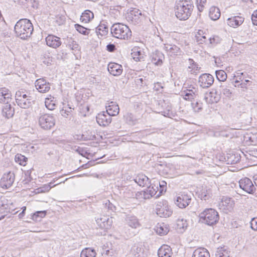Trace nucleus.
<instances>
[{
  "label": "nucleus",
  "instance_id": "c756f323",
  "mask_svg": "<svg viewBox=\"0 0 257 257\" xmlns=\"http://www.w3.org/2000/svg\"><path fill=\"white\" fill-rule=\"evenodd\" d=\"M208 15L212 20L216 21L220 18L221 13L218 8L212 6L209 8Z\"/></svg>",
  "mask_w": 257,
  "mask_h": 257
},
{
  "label": "nucleus",
  "instance_id": "2f4dec72",
  "mask_svg": "<svg viewBox=\"0 0 257 257\" xmlns=\"http://www.w3.org/2000/svg\"><path fill=\"white\" fill-rule=\"evenodd\" d=\"M93 136L90 134L89 132H85L83 133L81 132H78L77 134L75 135V138L78 141H87L91 140Z\"/></svg>",
  "mask_w": 257,
  "mask_h": 257
},
{
  "label": "nucleus",
  "instance_id": "1a4fd4ad",
  "mask_svg": "<svg viewBox=\"0 0 257 257\" xmlns=\"http://www.w3.org/2000/svg\"><path fill=\"white\" fill-rule=\"evenodd\" d=\"M191 201V196L189 194L183 192L178 195L176 200V205L180 208H185L188 206Z\"/></svg>",
  "mask_w": 257,
  "mask_h": 257
},
{
  "label": "nucleus",
  "instance_id": "b1692460",
  "mask_svg": "<svg viewBox=\"0 0 257 257\" xmlns=\"http://www.w3.org/2000/svg\"><path fill=\"white\" fill-rule=\"evenodd\" d=\"M246 159L251 166L257 164V149H252L248 150L245 155Z\"/></svg>",
  "mask_w": 257,
  "mask_h": 257
},
{
  "label": "nucleus",
  "instance_id": "412c9836",
  "mask_svg": "<svg viewBox=\"0 0 257 257\" xmlns=\"http://www.w3.org/2000/svg\"><path fill=\"white\" fill-rule=\"evenodd\" d=\"M96 32L98 37H105L108 32V28L106 25V22L104 21H101L96 28Z\"/></svg>",
  "mask_w": 257,
  "mask_h": 257
},
{
  "label": "nucleus",
  "instance_id": "4c0bfd02",
  "mask_svg": "<svg viewBox=\"0 0 257 257\" xmlns=\"http://www.w3.org/2000/svg\"><path fill=\"white\" fill-rule=\"evenodd\" d=\"M1 94L6 101H8V102H10L11 101L12 94L8 89L5 87L2 88L1 90Z\"/></svg>",
  "mask_w": 257,
  "mask_h": 257
},
{
  "label": "nucleus",
  "instance_id": "ea45409f",
  "mask_svg": "<svg viewBox=\"0 0 257 257\" xmlns=\"http://www.w3.org/2000/svg\"><path fill=\"white\" fill-rule=\"evenodd\" d=\"M151 62L156 66H160L163 64L162 57L159 54H154L152 56Z\"/></svg>",
  "mask_w": 257,
  "mask_h": 257
},
{
  "label": "nucleus",
  "instance_id": "864d4df0",
  "mask_svg": "<svg viewBox=\"0 0 257 257\" xmlns=\"http://www.w3.org/2000/svg\"><path fill=\"white\" fill-rule=\"evenodd\" d=\"M9 212L13 214H16L18 211H16V209L14 208V205L13 204H11L9 206Z\"/></svg>",
  "mask_w": 257,
  "mask_h": 257
},
{
  "label": "nucleus",
  "instance_id": "393cba45",
  "mask_svg": "<svg viewBox=\"0 0 257 257\" xmlns=\"http://www.w3.org/2000/svg\"><path fill=\"white\" fill-rule=\"evenodd\" d=\"M3 115L7 118H10L14 114V109L11 106L10 102H6L2 108Z\"/></svg>",
  "mask_w": 257,
  "mask_h": 257
},
{
  "label": "nucleus",
  "instance_id": "c9c22d12",
  "mask_svg": "<svg viewBox=\"0 0 257 257\" xmlns=\"http://www.w3.org/2000/svg\"><path fill=\"white\" fill-rule=\"evenodd\" d=\"M15 162L22 166H26L27 164L28 158L21 154H17L15 157Z\"/></svg>",
  "mask_w": 257,
  "mask_h": 257
},
{
  "label": "nucleus",
  "instance_id": "5701e85b",
  "mask_svg": "<svg viewBox=\"0 0 257 257\" xmlns=\"http://www.w3.org/2000/svg\"><path fill=\"white\" fill-rule=\"evenodd\" d=\"M172 253L171 247L166 244L162 245L158 251L159 257H171Z\"/></svg>",
  "mask_w": 257,
  "mask_h": 257
},
{
  "label": "nucleus",
  "instance_id": "a19ab883",
  "mask_svg": "<svg viewBox=\"0 0 257 257\" xmlns=\"http://www.w3.org/2000/svg\"><path fill=\"white\" fill-rule=\"evenodd\" d=\"M216 77L220 81H224L227 79V74L226 72L222 70L216 71Z\"/></svg>",
  "mask_w": 257,
  "mask_h": 257
},
{
  "label": "nucleus",
  "instance_id": "6e6552de",
  "mask_svg": "<svg viewBox=\"0 0 257 257\" xmlns=\"http://www.w3.org/2000/svg\"><path fill=\"white\" fill-rule=\"evenodd\" d=\"M29 98H30V96L25 90L21 89L16 93V102L18 105L22 108H26L27 106Z\"/></svg>",
  "mask_w": 257,
  "mask_h": 257
},
{
  "label": "nucleus",
  "instance_id": "49530a36",
  "mask_svg": "<svg viewBox=\"0 0 257 257\" xmlns=\"http://www.w3.org/2000/svg\"><path fill=\"white\" fill-rule=\"evenodd\" d=\"M65 21V17L62 15H57L55 16V22L58 25H61L64 23Z\"/></svg>",
  "mask_w": 257,
  "mask_h": 257
},
{
  "label": "nucleus",
  "instance_id": "c85d7f7f",
  "mask_svg": "<svg viewBox=\"0 0 257 257\" xmlns=\"http://www.w3.org/2000/svg\"><path fill=\"white\" fill-rule=\"evenodd\" d=\"M45 104L46 107L50 110H54L57 106L56 99L51 95H49L45 98Z\"/></svg>",
  "mask_w": 257,
  "mask_h": 257
},
{
  "label": "nucleus",
  "instance_id": "7c9ffc66",
  "mask_svg": "<svg viewBox=\"0 0 257 257\" xmlns=\"http://www.w3.org/2000/svg\"><path fill=\"white\" fill-rule=\"evenodd\" d=\"M192 257H210V253L207 249L199 247L196 249L193 252Z\"/></svg>",
  "mask_w": 257,
  "mask_h": 257
},
{
  "label": "nucleus",
  "instance_id": "13d9d810",
  "mask_svg": "<svg viewBox=\"0 0 257 257\" xmlns=\"http://www.w3.org/2000/svg\"><path fill=\"white\" fill-rule=\"evenodd\" d=\"M254 183L255 185L257 186V177L254 178Z\"/></svg>",
  "mask_w": 257,
  "mask_h": 257
},
{
  "label": "nucleus",
  "instance_id": "a878e982",
  "mask_svg": "<svg viewBox=\"0 0 257 257\" xmlns=\"http://www.w3.org/2000/svg\"><path fill=\"white\" fill-rule=\"evenodd\" d=\"M106 108V111L110 115L116 116L119 113V108L115 102L113 101L109 102Z\"/></svg>",
  "mask_w": 257,
  "mask_h": 257
},
{
  "label": "nucleus",
  "instance_id": "9d476101",
  "mask_svg": "<svg viewBox=\"0 0 257 257\" xmlns=\"http://www.w3.org/2000/svg\"><path fill=\"white\" fill-rule=\"evenodd\" d=\"M214 82L213 76L208 73L201 75L198 79L199 86L203 88H207L211 86Z\"/></svg>",
  "mask_w": 257,
  "mask_h": 257
},
{
  "label": "nucleus",
  "instance_id": "5fc2aeb1",
  "mask_svg": "<svg viewBox=\"0 0 257 257\" xmlns=\"http://www.w3.org/2000/svg\"><path fill=\"white\" fill-rule=\"evenodd\" d=\"M106 50L110 52H112L115 50V46L114 44H108L106 46Z\"/></svg>",
  "mask_w": 257,
  "mask_h": 257
},
{
  "label": "nucleus",
  "instance_id": "2eb2a0df",
  "mask_svg": "<svg viewBox=\"0 0 257 257\" xmlns=\"http://www.w3.org/2000/svg\"><path fill=\"white\" fill-rule=\"evenodd\" d=\"M46 44L49 47L56 49L61 45V41L60 37L53 34L48 35L45 38Z\"/></svg>",
  "mask_w": 257,
  "mask_h": 257
},
{
  "label": "nucleus",
  "instance_id": "09e8293b",
  "mask_svg": "<svg viewBox=\"0 0 257 257\" xmlns=\"http://www.w3.org/2000/svg\"><path fill=\"white\" fill-rule=\"evenodd\" d=\"M47 214V211H38L34 213L33 217L37 218L40 217L44 218Z\"/></svg>",
  "mask_w": 257,
  "mask_h": 257
},
{
  "label": "nucleus",
  "instance_id": "ddd939ff",
  "mask_svg": "<svg viewBox=\"0 0 257 257\" xmlns=\"http://www.w3.org/2000/svg\"><path fill=\"white\" fill-rule=\"evenodd\" d=\"M207 31L202 29L194 32V40L198 44H205L207 40Z\"/></svg>",
  "mask_w": 257,
  "mask_h": 257
},
{
  "label": "nucleus",
  "instance_id": "423d86ee",
  "mask_svg": "<svg viewBox=\"0 0 257 257\" xmlns=\"http://www.w3.org/2000/svg\"><path fill=\"white\" fill-rule=\"evenodd\" d=\"M156 211L157 214L162 217H168L172 214V210L167 201L162 200L156 204Z\"/></svg>",
  "mask_w": 257,
  "mask_h": 257
},
{
  "label": "nucleus",
  "instance_id": "052dcab7",
  "mask_svg": "<svg viewBox=\"0 0 257 257\" xmlns=\"http://www.w3.org/2000/svg\"><path fill=\"white\" fill-rule=\"evenodd\" d=\"M175 48H176L177 49L179 50V48L178 47H177L175 46Z\"/></svg>",
  "mask_w": 257,
  "mask_h": 257
},
{
  "label": "nucleus",
  "instance_id": "f257e3e1",
  "mask_svg": "<svg viewBox=\"0 0 257 257\" xmlns=\"http://www.w3.org/2000/svg\"><path fill=\"white\" fill-rule=\"evenodd\" d=\"M194 6L190 0L179 1L176 3L175 14L180 20H187L191 15Z\"/></svg>",
  "mask_w": 257,
  "mask_h": 257
},
{
  "label": "nucleus",
  "instance_id": "9b49d317",
  "mask_svg": "<svg viewBox=\"0 0 257 257\" xmlns=\"http://www.w3.org/2000/svg\"><path fill=\"white\" fill-rule=\"evenodd\" d=\"M111 115H110L106 111H102L98 113L96 116L97 123L102 126H108L111 122Z\"/></svg>",
  "mask_w": 257,
  "mask_h": 257
},
{
  "label": "nucleus",
  "instance_id": "4d7b16f0",
  "mask_svg": "<svg viewBox=\"0 0 257 257\" xmlns=\"http://www.w3.org/2000/svg\"><path fill=\"white\" fill-rule=\"evenodd\" d=\"M22 209H23L22 213H25V211L26 210V206L23 207Z\"/></svg>",
  "mask_w": 257,
  "mask_h": 257
},
{
  "label": "nucleus",
  "instance_id": "cd10ccee",
  "mask_svg": "<svg viewBox=\"0 0 257 257\" xmlns=\"http://www.w3.org/2000/svg\"><path fill=\"white\" fill-rule=\"evenodd\" d=\"M219 95L217 93L216 90H214L206 94L205 96L206 101L209 103H216L219 100Z\"/></svg>",
  "mask_w": 257,
  "mask_h": 257
},
{
  "label": "nucleus",
  "instance_id": "a18cd8bd",
  "mask_svg": "<svg viewBox=\"0 0 257 257\" xmlns=\"http://www.w3.org/2000/svg\"><path fill=\"white\" fill-rule=\"evenodd\" d=\"M250 81L248 80H246L245 82L242 83H239V81L238 80H235L234 81V86L235 87H240L241 88L247 89L248 88V86L247 84L249 83Z\"/></svg>",
  "mask_w": 257,
  "mask_h": 257
},
{
  "label": "nucleus",
  "instance_id": "603ef678",
  "mask_svg": "<svg viewBox=\"0 0 257 257\" xmlns=\"http://www.w3.org/2000/svg\"><path fill=\"white\" fill-rule=\"evenodd\" d=\"M69 45L72 50H77L79 48V44L74 40L71 42Z\"/></svg>",
  "mask_w": 257,
  "mask_h": 257
},
{
  "label": "nucleus",
  "instance_id": "72a5a7b5",
  "mask_svg": "<svg viewBox=\"0 0 257 257\" xmlns=\"http://www.w3.org/2000/svg\"><path fill=\"white\" fill-rule=\"evenodd\" d=\"M75 30L80 34L83 36H89L90 34L91 29L85 28L83 26L76 24L74 25Z\"/></svg>",
  "mask_w": 257,
  "mask_h": 257
},
{
  "label": "nucleus",
  "instance_id": "bf43d9fd",
  "mask_svg": "<svg viewBox=\"0 0 257 257\" xmlns=\"http://www.w3.org/2000/svg\"><path fill=\"white\" fill-rule=\"evenodd\" d=\"M135 12H134V11H132L131 12V15H133V14L134 13H135Z\"/></svg>",
  "mask_w": 257,
  "mask_h": 257
},
{
  "label": "nucleus",
  "instance_id": "37998d69",
  "mask_svg": "<svg viewBox=\"0 0 257 257\" xmlns=\"http://www.w3.org/2000/svg\"><path fill=\"white\" fill-rule=\"evenodd\" d=\"M89 107L87 105H82L79 108V112L81 116H85L88 114Z\"/></svg>",
  "mask_w": 257,
  "mask_h": 257
},
{
  "label": "nucleus",
  "instance_id": "3c124183",
  "mask_svg": "<svg viewBox=\"0 0 257 257\" xmlns=\"http://www.w3.org/2000/svg\"><path fill=\"white\" fill-rule=\"evenodd\" d=\"M251 21L253 25L257 26V10L253 12L251 16Z\"/></svg>",
  "mask_w": 257,
  "mask_h": 257
},
{
  "label": "nucleus",
  "instance_id": "39448f33",
  "mask_svg": "<svg viewBox=\"0 0 257 257\" xmlns=\"http://www.w3.org/2000/svg\"><path fill=\"white\" fill-rule=\"evenodd\" d=\"M111 33L114 37L120 39H128L132 36L130 28L126 25L119 23L113 25Z\"/></svg>",
  "mask_w": 257,
  "mask_h": 257
},
{
  "label": "nucleus",
  "instance_id": "aec40b11",
  "mask_svg": "<svg viewBox=\"0 0 257 257\" xmlns=\"http://www.w3.org/2000/svg\"><path fill=\"white\" fill-rule=\"evenodd\" d=\"M155 230L157 234L163 236L168 234L170 227L168 224L164 222H159L155 226Z\"/></svg>",
  "mask_w": 257,
  "mask_h": 257
},
{
  "label": "nucleus",
  "instance_id": "bb28decb",
  "mask_svg": "<svg viewBox=\"0 0 257 257\" xmlns=\"http://www.w3.org/2000/svg\"><path fill=\"white\" fill-rule=\"evenodd\" d=\"M94 19V14L90 10H85L80 16V21L84 24L90 23Z\"/></svg>",
  "mask_w": 257,
  "mask_h": 257
},
{
  "label": "nucleus",
  "instance_id": "dca6fc26",
  "mask_svg": "<svg viewBox=\"0 0 257 257\" xmlns=\"http://www.w3.org/2000/svg\"><path fill=\"white\" fill-rule=\"evenodd\" d=\"M36 88L40 93L48 92L50 89V84L44 78L37 79L35 83Z\"/></svg>",
  "mask_w": 257,
  "mask_h": 257
},
{
  "label": "nucleus",
  "instance_id": "f3484780",
  "mask_svg": "<svg viewBox=\"0 0 257 257\" xmlns=\"http://www.w3.org/2000/svg\"><path fill=\"white\" fill-rule=\"evenodd\" d=\"M15 176L13 173L9 172L4 174L2 178V187L7 189L10 187L13 184Z\"/></svg>",
  "mask_w": 257,
  "mask_h": 257
},
{
  "label": "nucleus",
  "instance_id": "20e7f679",
  "mask_svg": "<svg viewBox=\"0 0 257 257\" xmlns=\"http://www.w3.org/2000/svg\"><path fill=\"white\" fill-rule=\"evenodd\" d=\"M199 220L202 223L208 225L216 224L219 221L218 212L213 208H206L199 214Z\"/></svg>",
  "mask_w": 257,
  "mask_h": 257
},
{
  "label": "nucleus",
  "instance_id": "6e6d98bb",
  "mask_svg": "<svg viewBox=\"0 0 257 257\" xmlns=\"http://www.w3.org/2000/svg\"><path fill=\"white\" fill-rule=\"evenodd\" d=\"M224 94H225V93H229L230 94L231 92H230V91L229 89H226L224 91V92H223Z\"/></svg>",
  "mask_w": 257,
  "mask_h": 257
},
{
  "label": "nucleus",
  "instance_id": "8fccbe9b",
  "mask_svg": "<svg viewBox=\"0 0 257 257\" xmlns=\"http://www.w3.org/2000/svg\"><path fill=\"white\" fill-rule=\"evenodd\" d=\"M250 226L253 230L257 231V217L253 218L251 219Z\"/></svg>",
  "mask_w": 257,
  "mask_h": 257
},
{
  "label": "nucleus",
  "instance_id": "f8f14e48",
  "mask_svg": "<svg viewBox=\"0 0 257 257\" xmlns=\"http://www.w3.org/2000/svg\"><path fill=\"white\" fill-rule=\"evenodd\" d=\"M239 184L240 188L249 194H252L255 191V187L251 180L248 178L241 179Z\"/></svg>",
  "mask_w": 257,
  "mask_h": 257
},
{
  "label": "nucleus",
  "instance_id": "e433bc0d",
  "mask_svg": "<svg viewBox=\"0 0 257 257\" xmlns=\"http://www.w3.org/2000/svg\"><path fill=\"white\" fill-rule=\"evenodd\" d=\"M216 257H229V251L224 247H220L217 248L215 253Z\"/></svg>",
  "mask_w": 257,
  "mask_h": 257
},
{
  "label": "nucleus",
  "instance_id": "79ce46f5",
  "mask_svg": "<svg viewBox=\"0 0 257 257\" xmlns=\"http://www.w3.org/2000/svg\"><path fill=\"white\" fill-rule=\"evenodd\" d=\"M52 188L51 183L44 184L36 189L37 193H42L48 192Z\"/></svg>",
  "mask_w": 257,
  "mask_h": 257
},
{
  "label": "nucleus",
  "instance_id": "473e14b6",
  "mask_svg": "<svg viewBox=\"0 0 257 257\" xmlns=\"http://www.w3.org/2000/svg\"><path fill=\"white\" fill-rule=\"evenodd\" d=\"M131 55L133 59L136 62L140 61L143 59V55L139 48H134L132 50Z\"/></svg>",
  "mask_w": 257,
  "mask_h": 257
},
{
  "label": "nucleus",
  "instance_id": "de8ad7c7",
  "mask_svg": "<svg viewBox=\"0 0 257 257\" xmlns=\"http://www.w3.org/2000/svg\"><path fill=\"white\" fill-rule=\"evenodd\" d=\"M194 95L195 93L192 90H189V92L184 95V99L186 100H190L193 99Z\"/></svg>",
  "mask_w": 257,
  "mask_h": 257
},
{
  "label": "nucleus",
  "instance_id": "58836bf2",
  "mask_svg": "<svg viewBox=\"0 0 257 257\" xmlns=\"http://www.w3.org/2000/svg\"><path fill=\"white\" fill-rule=\"evenodd\" d=\"M221 39L216 35H212L208 39V41H207V44L209 46H215L220 43Z\"/></svg>",
  "mask_w": 257,
  "mask_h": 257
},
{
  "label": "nucleus",
  "instance_id": "6ab92c4d",
  "mask_svg": "<svg viewBox=\"0 0 257 257\" xmlns=\"http://www.w3.org/2000/svg\"><path fill=\"white\" fill-rule=\"evenodd\" d=\"M74 109V107L72 102L68 101H65L63 102L62 107L60 110V112L62 116L67 117L72 113Z\"/></svg>",
  "mask_w": 257,
  "mask_h": 257
},
{
  "label": "nucleus",
  "instance_id": "c03bdc74",
  "mask_svg": "<svg viewBox=\"0 0 257 257\" xmlns=\"http://www.w3.org/2000/svg\"><path fill=\"white\" fill-rule=\"evenodd\" d=\"M206 0H196V6L200 12H202L205 9Z\"/></svg>",
  "mask_w": 257,
  "mask_h": 257
},
{
  "label": "nucleus",
  "instance_id": "f704fd0d",
  "mask_svg": "<svg viewBox=\"0 0 257 257\" xmlns=\"http://www.w3.org/2000/svg\"><path fill=\"white\" fill-rule=\"evenodd\" d=\"M96 255L94 249L89 247L83 249L80 254V257H95Z\"/></svg>",
  "mask_w": 257,
  "mask_h": 257
},
{
  "label": "nucleus",
  "instance_id": "7ed1b4c3",
  "mask_svg": "<svg viewBox=\"0 0 257 257\" xmlns=\"http://www.w3.org/2000/svg\"><path fill=\"white\" fill-rule=\"evenodd\" d=\"M167 190V183L162 181L159 184H152L143 191L145 199H149L152 197H159L164 194Z\"/></svg>",
  "mask_w": 257,
  "mask_h": 257
},
{
  "label": "nucleus",
  "instance_id": "a211bd4d",
  "mask_svg": "<svg viewBox=\"0 0 257 257\" xmlns=\"http://www.w3.org/2000/svg\"><path fill=\"white\" fill-rule=\"evenodd\" d=\"M107 69L109 72L113 76L120 75L123 71L122 66L114 62H110L108 65Z\"/></svg>",
  "mask_w": 257,
  "mask_h": 257
},
{
  "label": "nucleus",
  "instance_id": "f03ea898",
  "mask_svg": "<svg viewBox=\"0 0 257 257\" xmlns=\"http://www.w3.org/2000/svg\"><path fill=\"white\" fill-rule=\"evenodd\" d=\"M16 35L22 39L30 37L33 31V26L30 20L24 19L20 20L15 26Z\"/></svg>",
  "mask_w": 257,
  "mask_h": 257
},
{
  "label": "nucleus",
  "instance_id": "4be33fe9",
  "mask_svg": "<svg viewBox=\"0 0 257 257\" xmlns=\"http://www.w3.org/2000/svg\"><path fill=\"white\" fill-rule=\"evenodd\" d=\"M197 194L201 200H206L211 196V190L207 186H203L198 190Z\"/></svg>",
  "mask_w": 257,
  "mask_h": 257
},
{
  "label": "nucleus",
  "instance_id": "4468645a",
  "mask_svg": "<svg viewBox=\"0 0 257 257\" xmlns=\"http://www.w3.org/2000/svg\"><path fill=\"white\" fill-rule=\"evenodd\" d=\"M244 18L240 16H232L226 20V25L231 28H236L239 27L244 22Z\"/></svg>",
  "mask_w": 257,
  "mask_h": 257
},
{
  "label": "nucleus",
  "instance_id": "0eeeda50",
  "mask_svg": "<svg viewBox=\"0 0 257 257\" xmlns=\"http://www.w3.org/2000/svg\"><path fill=\"white\" fill-rule=\"evenodd\" d=\"M39 123L43 129L49 130L55 125V118L52 115L44 114L40 116Z\"/></svg>",
  "mask_w": 257,
  "mask_h": 257
},
{
  "label": "nucleus",
  "instance_id": "680f3d73",
  "mask_svg": "<svg viewBox=\"0 0 257 257\" xmlns=\"http://www.w3.org/2000/svg\"><path fill=\"white\" fill-rule=\"evenodd\" d=\"M240 75H243V73H240Z\"/></svg>",
  "mask_w": 257,
  "mask_h": 257
}]
</instances>
